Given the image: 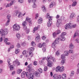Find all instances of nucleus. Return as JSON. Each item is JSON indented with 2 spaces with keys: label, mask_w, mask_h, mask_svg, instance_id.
<instances>
[{
  "label": "nucleus",
  "mask_w": 79,
  "mask_h": 79,
  "mask_svg": "<svg viewBox=\"0 0 79 79\" xmlns=\"http://www.w3.org/2000/svg\"><path fill=\"white\" fill-rule=\"evenodd\" d=\"M31 64H30L27 66V70L28 72H26V77H28V79H33L34 78V74L33 73H31L32 72L34 73L35 70L34 69L32 68Z\"/></svg>",
  "instance_id": "f257e3e1"
},
{
  "label": "nucleus",
  "mask_w": 79,
  "mask_h": 79,
  "mask_svg": "<svg viewBox=\"0 0 79 79\" xmlns=\"http://www.w3.org/2000/svg\"><path fill=\"white\" fill-rule=\"evenodd\" d=\"M8 33V30L6 29H1L0 31V34H2V36H5L6 35H7Z\"/></svg>",
  "instance_id": "f03ea898"
},
{
  "label": "nucleus",
  "mask_w": 79,
  "mask_h": 79,
  "mask_svg": "<svg viewBox=\"0 0 79 79\" xmlns=\"http://www.w3.org/2000/svg\"><path fill=\"white\" fill-rule=\"evenodd\" d=\"M47 58H47L46 60L48 62L47 64L48 66H49V67H52L53 64V62L50 61V60H51V58L48 56Z\"/></svg>",
  "instance_id": "7ed1b4c3"
},
{
  "label": "nucleus",
  "mask_w": 79,
  "mask_h": 79,
  "mask_svg": "<svg viewBox=\"0 0 79 79\" xmlns=\"http://www.w3.org/2000/svg\"><path fill=\"white\" fill-rule=\"evenodd\" d=\"M76 25H72L71 23H67L65 26V28L66 29H68V28L69 29H72L73 27V28L76 27Z\"/></svg>",
  "instance_id": "20e7f679"
},
{
  "label": "nucleus",
  "mask_w": 79,
  "mask_h": 79,
  "mask_svg": "<svg viewBox=\"0 0 79 79\" xmlns=\"http://www.w3.org/2000/svg\"><path fill=\"white\" fill-rule=\"evenodd\" d=\"M58 40H60V37H58L55 40L54 42H53L52 44V47L53 48H54L55 47H56V44H58L59 43Z\"/></svg>",
  "instance_id": "39448f33"
},
{
  "label": "nucleus",
  "mask_w": 79,
  "mask_h": 79,
  "mask_svg": "<svg viewBox=\"0 0 79 79\" xmlns=\"http://www.w3.org/2000/svg\"><path fill=\"white\" fill-rule=\"evenodd\" d=\"M13 30L14 31H18L20 30V26L19 25H18L17 24H15L13 26Z\"/></svg>",
  "instance_id": "423d86ee"
},
{
  "label": "nucleus",
  "mask_w": 79,
  "mask_h": 79,
  "mask_svg": "<svg viewBox=\"0 0 79 79\" xmlns=\"http://www.w3.org/2000/svg\"><path fill=\"white\" fill-rule=\"evenodd\" d=\"M61 78V76L60 75L55 74L53 76V79H60Z\"/></svg>",
  "instance_id": "0eeeda50"
},
{
  "label": "nucleus",
  "mask_w": 79,
  "mask_h": 79,
  "mask_svg": "<svg viewBox=\"0 0 79 79\" xmlns=\"http://www.w3.org/2000/svg\"><path fill=\"white\" fill-rule=\"evenodd\" d=\"M11 18V15H8L7 16V19H8L6 24V26H8L10 23V18Z\"/></svg>",
  "instance_id": "6e6552de"
},
{
  "label": "nucleus",
  "mask_w": 79,
  "mask_h": 79,
  "mask_svg": "<svg viewBox=\"0 0 79 79\" xmlns=\"http://www.w3.org/2000/svg\"><path fill=\"white\" fill-rule=\"evenodd\" d=\"M15 2V0H14V1H11L10 3L7 4V5L6 6V8H7V7H10V6H11L13 5V2Z\"/></svg>",
  "instance_id": "1a4fd4ad"
},
{
  "label": "nucleus",
  "mask_w": 79,
  "mask_h": 79,
  "mask_svg": "<svg viewBox=\"0 0 79 79\" xmlns=\"http://www.w3.org/2000/svg\"><path fill=\"white\" fill-rule=\"evenodd\" d=\"M76 16V14L74 13H72L69 17L70 19H73Z\"/></svg>",
  "instance_id": "9d476101"
},
{
  "label": "nucleus",
  "mask_w": 79,
  "mask_h": 79,
  "mask_svg": "<svg viewBox=\"0 0 79 79\" xmlns=\"http://www.w3.org/2000/svg\"><path fill=\"white\" fill-rule=\"evenodd\" d=\"M46 18L47 19L49 18V21H51L52 20V17L50 16V14L48 13L47 14V15L46 16Z\"/></svg>",
  "instance_id": "9b49d317"
},
{
  "label": "nucleus",
  "mask_w": 79,
  "mask_h": 79,
  "mask_svg": "<svg viewBox=\"0 0 79 79\" xmlns=\"http://www.w3.org/2000/svg\"><path fill=\"white\" fill-rule=\"evenodd\" d=\"M26 76V72H25L23 71L22 73H21V76L22 78H24V77H25V76Z\"/></svg>",
  "instance_id": "f8f14e48"
},
{
  "label": "nucleus",
  "mask_w": 79,
  "mask_h": 79,
  "mask_svg": "<svg viewBox=\"0 0 79 79\" xmlns=\"http://www.w3.org/2000/svg\"><path fill=\"white\" fill-rule=\"evenodd\" d=\"M35 76L36 77H40V73H39L38 72H35Z\"/></svg>",
  "instance_id": "ddd939ff"
},
{
  "label": "nucleus",
  "mask_w": 79,
  "mask_h": 79,
  "mask_svg": "<svg viewBox=\"0 0 79 79\" xmlns=\"http://www.w3.org/2000/svg\"><path fill=\"white\" fill-rule=\"evenodd\" d=\"M59 37L60 38V40L62 41H64V40H65V38L63 36L60 35V37Z\"/></svg>",
  "instance_id": "4468645a"
},
{
  "label": "nucleus",
  "mask_w": 79,
  "mask_h": 79,
  "mask_svg": "<svg viewBox=\"0 0 79 79\" xmlns=\"http://www.w3.org/2000/svg\"><path fill=\"white\" fill-rule=\"evenodd\" d=\"M55 5V2H51L50 5V8H52L53 6Z\"/></svg>",
  "instance_id": "2eb2a0df"
},
{
  "label": "nucleus",
  "mask_w": 79,
  "mask_h": 79,
  "mask_svg": "<svg viewBox=\"0 0 79 79\" xmlns=\"http://www.w3.org/2000/svg\"><path fill=\"white\" fill-rule=\"evenodd\" d=\"M46 60V57L43 58L42 60L40 61V64H42L44 63V60Z\"/></svg>",
  "instance_id": "dca6fc26"
},
{
  "label": "nucleus",
  "mask_w": 79,
  "mask_h": 79,
  "mask_svg": "<svg viewBox=\"0 0 79 79\" xmlns=\"http://www.w3.org/2000/svg\"><path fill=\"white\" fill-rule=\"evenodd\" d=\"M38 23L39 24H40L42 23V18H40L39 20H38Z\"/></svg>",
  "instance_id": "f3484780"
},
{
  "label": "nucleus",
  "mask_w": 79,
  "mask_h": 79,
  "mask_svg": "<svg viewBox=\"0 0 79 79\" xmlns=\"http://www.w3.org/2000/svg\"><path fill=\"white\" fill-rule=\"evenodd\" d=\"M26 21H28V23H29V22H32V19H31V18L28 19V17H26Z\"/></svg>",
  "instance_id": "a211bd4d"
},
{
  "label": "nucleus",
  "mask_w": 79,
  "mask_h": 79,
  "mask_svg": "<svg viewBox=\"0 0 79 79\" xmlns=\"http://www.w3.org/2000/svg\"><path fill=\"white\" fill-rule=\"evenodd\" d=\"M69 48H74V46L72 44V43H71L69 46Z\"/></svg>",
  "instance_id": "6ab92c4d"
},
{
  "label": "nucleus",
  "mask_w": 79,
  "mask_h": 79,
  "mask_svg": "<svg viewBox=\"0 0 79 79\" xmlns=\"http://www.w3.org/2000/svg\"><path fill=\"white\" fill-rule=\"evenodd\" d=\"M35 40L37 42H40V37L39 36H37Z\"/></svg>",
  "instance_id": "aec40b11"
},
{
  "label": "nucleus",
  "mask_w": 79,
  "mask_h": 79,
  "mask_svg": "<svg viewBox=\"0 0 79 79\" xmlns=\"http://www.w3.org/2000/svg\"><path fill=\"white\" fill-rule=\"evenodd\" d=\"M42 9L44 12H45L46 11V7H45V6H43L42 7Z\"/></svg>",
  "instance_id": "412c9836"
},
{
  "label": "nucleus",
  "mask_w": 79,
  "mask_h": 79,
  "mask_svg": "<svg viewBox=\"0 0 79 79\" xmlns=\"http://www.w3.org/2000/svg\"><path fill=\"white\" fill-rule=\"evenodd\" d=\"M64 71V67L63 66H62L60 67V70H59L60 72V73H62L63 71Z\"/></svg>",
  "instance_id": "4be33fe9"
},
{
  "label": "nucleus",
  "mask_w": 79,
  "mask_h": 79,
  "mask_svg": "<svg viewBox=\"0 0 79 79\" xmlns=\"http://www.w3.org/2000/svg\"><path fill=\"white\" fill-rule=\"evenodd\" d=\"M62 79H66V75L65 74H63L62 75Z\"/></svg>",
  "instance_id": "5701e85b"
},
{
  "label": "nucleus",
  "mask_w": 79,
  "mask_h": 79,
  "mask_svg": "<svg viewBox=\"0 0 79 79\" xmlns=\"http://www.w3.org/2000/svg\"><path fill=\"white\" fill-rule=\"evenodd\" d=\"M60 66H57L56 69V72H58V71H60Z\"/></svg>",
  "instance_id": "b1692460"
},
{
  "label": "nucleus",
  "mask_w": 79,
  "mask_h": 79,
  "mask_svg": "<svg viewBox=\"0 0 79 79\" xmlns=\"http://www.w3.org/2000/svg\"><path fill=\"white\" fill-rule=\"evenodd\" d=\"M51 25H52V21H51V22L49 21L48 23V24L47 25L48 27H51Z\"/></svg>",
  "instance_id": "393cba45"
},
{
  "label": "nucleus",
  "mask_w": 79,
  "mask_h": 79,
  "mask_svg": "<svg viewBox=\"0 0 79 79\" xmlns=\"http://www.w3.org/2000/svg\"><path fill=\"white\" fill-rule=\"evenodd\" d=\"M40 74H41L42 73V69L41 68H39L38 70V72Z\"/></svg>",
  "instance_id": "a878e982"
},
{
  "label": "nucleus",
  "mask_w": 79,
  "mask_h": 79,
  "mask_svg": "<svg viewBox=\"0 0 79 79\" xmlns=\"http://www.w3.org/2000/svg\"><path fill=\"white\" fill-rule=\"evenodd\" d=\"M15 52L16 54H18L19 52V49H16Z\"/></svg>",
  "instance_id": "bb28decb"
},
{
  "label": "nucleus",
  "mask_w": 79,
  "mask_h": 79,
  "mask_svg": "<svg viewBox=\"0 0 79 79\" xmlns=\"http://www.w3.org/2000/svg\"><path fill=\"white\" fill-rule=\"evenodd\" d=\"M77 2H73V3L72 4V6H76V5H77Z\"/></svg>",
  "instance_id": "cd10ccee"
},
{
  "label": "nucleus",
  "mask_w": 79,
  "mask_h": 79,
  "mask_svg": "<svg viewBox=\"0 0 79 79\" xmlns=\"http://www.w3.org/2000/svg\"><path fill=\"white\" fill-rule=\"evenodd\" d=\"M22 72V69H18L17 72V74H20Z\"/></svg>",
  "instance_id": "c85d7f7f"
},
{
  "label": "nucleus",
  "mask_w": 79,
  "mask_h": 79,
  "mask_svg": "<svg viewBox=\"0 0 79 79\" xmlns=\"http://www.w3.org/2000/svg\"><path fill=\"white\" fill-rule=\"evenodd\" d=\"M65 63V62H64V59H62L60 63L61 64L63 65V64H64Z\"/></svg>",
  "instance_id": "c756f323"
},
{
  "label": "nucleus",
  "mask_w": 79,
  "mask_h": 79,
  "mask_svg": "<svg viewBox=\"0 0 79 79\" xmlns=\"http://www.w3.org/2000/svg\"><path fill=\"white\" fill-rule=\"evenodd\" d=\"M31 45L33 46V47H35V44L34 41H32L31 42Z\"/></svg>",
  "instance_id": "7c9ffc66"
},
{
  "label": "nucleus",
  "mask_w": 79,
  "mask_h": 79,
  "mask_svg": "<svg viewBox=\"0 0 79 79\" xmlns=\"http://www.w3.org/2000/svg\"><path fill=\"white\" fill-rule=\"evenodd\" d=\"M52 35L54 38H55L56 35H57V34L56 32H54L53 34Z\"/></svg>",
  "instance_id": "2f4dec72"
},
{
  "label": "nucleus",
  "mask_w": 79,
  "mask_h": 79,
  "mask_svg": "<svg viewBox=\"0 0 79 79\" xmlns=\"http://www.w3.org/2000/svg\"><path fill=\"white\" fill-rule=\"evenodd\" d=\"M74 72L73 71H72L71 72L70 77H72V76H74Z\"/></svg>",
  "instance_id": "473e14b6"
},
{
  "label": "nucleus",
  "mask_w": 79,
  "mask_h": 79,
  "mask_svg": "<svg viewBox=\"0 0 79 79\" xmlns=\"http://www.w3.org/2000/svg\"><path fill=\"white\" fill-rule=\"evenodd\" d=\"M38 47H40V48H42V44L41 43L39 44L38 45Z\"/></svg>",
  "instance_id": "72a5a7b5"
},
{
  "label": "nucleus",
  "mask_w": 79,
  "mask_h": 79,
  "mask_svg": "<svg viewBox=\"0 0 79 79\" xmlns=\"http://www.w3.org/2000/svg\"><path fill=\"white\" fill-rule=\"evenodd\" d=\"M13 68H14V67H13V65H10V70H13Z\"/></svg>",
  "instance_id": "f704fd0d"
},
{
  "label": "nucleus",
  "mask_w": 79,
  "mask_h": 79,
  "mask_svg": "<svg viewBox=\"0 0 79 79\" xmlns=\"http://www.w3.org/2000/svg\"><path fill=\"white\" fill-rule=\"evenodd\" d=\"M68 53H69V52L67 51H65L64 52V54H65V56H68Z\"/></svg>",
  "instance_id": "c9c22d12"
},
{
  "label": "nucleus",
  "mask_w": 79,
  "mask_h": 79,
  "mask_svg": "<svg viewBox=\"0 0 79 79\" xmlns=\"http://www.w3.org/2000/svg\"><path fill=\"white\" fill-rule=\"evenodd\" d=\"M37 29H38V27L34 28V29L33 33H34L36 31H37Z\"/></svg>",
  "instance_id": "e433bc0d"
},
{
  "label": "nucleus",
  "mask_w": 79,
  "mask_h": 79,
  "mask_svg": "<svg viewBox=\"0 0 79 79\" xmlns=\"http://www.w3.org/2000/svg\"><path fill=\"white\" fill-rule=\"evenodd\" d=\"M77 35V36H78L79 37V32L77 31L75 33Z\"/></svg>",
  "instance_id": "4c0bfd02"
},
{
  "label": "nucleus",
  "mask_w": 79,
  "mask_h": 79,
  "mask_svg": "<svg viewBox=\"0 0 79 79\" xmlns=\"http://www.w3.org/2000/svg\"><path fill=\"white\" fill-rule=\"evenodd\" d=\"M42 47H43V48H45V47H46V45H45V43H43L42 44Z\"/></svg>",
  "instance_id": "58836bf2"
},
{
  "label": "nucleus",
  "mask_w": 79,
  "mask_h": 79,
  "mask_svg": "<svg viewBox=\"0 0 79 79\" xmlns=\"http://www.w3.org/2000/svg\"><path fill=\"white\" fill-rule=\"evenodd\" d=\"M56 33L57 34H60L61 33V31H60V30H58L57 31V32Z\"/></svg>",
  "instance_id": "ea45409f"
},
{
  "label": "nucleus",
  "mask_w": 79,
  "mask_h": 79,
  "mask_svg": "<svg viewBox=\"0 0 79 79\" xmlns=\"http://www.w3.org/2000/svg\"><path fill=\"white\" fill-rule=\"evenodd\" d=\"M27 23L26 21H24V22H23V23H22V24H23V26H26V25Z\"/></svg>",
  "instance_id": "a19ab883"
},
{
  "label": "nucleus",
  "mask_w": 79,
  "mask_h": 79,
  "mask_svg": "<svg viewBox=\"0 0 79 79\" xmlns=\"http://www.w3.org/2000/svg\"><path fill=\"white\" fill-rule=\"evenodd\" d=\"M16 47L17 48H20V47L21 46L20 45V44H19V43H17L16 45Z\"/></svg>",
  "instance_id": "79ce46f5"
},
{
  "label": "nucleus",
  "mask_w": 79,
  "mask_h": 79,
  "mask_svg": "<svg viewBox=\"0 0 79 79\" xmlns=\"http://www.w3.org/2000/svg\"><path fill=\"white\" fill-rule=\"evenodd\" d=\"M30 50L31 51V52H32V51H33L34 50V48L33 47H31L30 48Z\"/></svg>",
  "instance_id": "37998d69"
},
{
  "label": "nucleus",
  "mask_w": 79,
  "mask_h": 79,
  "mask_svg": "<svg viewBox=\"0 0 79 79\" xmlns=\"http://www.w3.org/2000/svg\"><path fill=\"white\" fill-rule=\"evenodd\" d=\"M8 40V38H6L4 39V42H5V43H6Z\"/></svg>",
  "instance_id": "c03bdc74"
},
{
  "label": "nucleus",
  "mask_w": 79,
  "mask_h": 79,
  "mask_svg": "<svg viewBox=\"0 0 79 79\" xmlns=\"http://www.w3.org/2000/svg\"><path fill=\"white\" fill-rule=\"evenodd\" d=\"M16 36L17 38H18L19 39L20 38V37L21 36L19 34H17Z\"/></svg>",
  "instance_id": "a18cd8bd"
},
{
  "label": "nucleus",
  "mask_w": 79,
  "mask_h": 79,
  "mask_svg": "<svg viewBox=\"0 0 79 79\" xmlns=\"http://www.w3.org/2000/svg\"><path fill=\"white\" fill-rule=\"evenodd\" d=\"M11 60L10 59H8L7 60V63H8L10 65V61Z\"/></svg>",
  "instance_id": "49530a36"
},
{
  "label": "nucleus",
  "mask_w": 79,
  "mask_h": 79,
  "mask_svg": "<svg viewBox=\"0 0 79 79\" xmlns=\"http://www.w3.org/2000/svg\"><path fill=\"white\" fill-rule=\"evenodd\" d=\"M66 34V33L65 32H64L62 33L61 35H62V36H64V35H65Z\"/></svg>",
  "instance_id": "de8ad7c7"
},
{
  "label": "nucleus",
  "mask_w": 79,
  "mask_h": 79,
  "mask_svg": "<svg viewBox=\"0 0 79 79\" xmlns=\"http://www.w3.org/2000/svg\"><path fill=\"white\" fill-rule=\"evenodd\" d=\"M32 52V51H30L29 52V55L30 56H31H31H32V54L31 53Z\"/></svg>",
  "instance_id": "09e8293b"
},
{
  "label": "nucleus",
  "mask_w": 79,
  "mask_h": 79,
  "mask_svg": "<svg viewBox=\"0 0 79 79\" xmlns=\"http://www.w3.org/2000/svg\"><path fill=\"white\" fill-rule=\"evenodd\" d=\"M57 22L59 23H61V19H60L57 20Z\"/></svg>",
  "instance_id": "8fccbe9b"
},
{
  "label": "nucleus",
  "mask_w": 79,
  "mask_h": 79,
  "mask_svg": "<svg viewBox=\"0 0 79 79\" xmlns=\"http://www.w3.org/2000/svg\"><path fill=\"white\" fill-rule=\"evenodd\" d=\"M60 24V23H59V22H57V23H56V26L57 27H59Z\"/></svg>",
  "instance_id": "3c124183"
},
{
  "label": "nucleus",
  "mask_w": 79,
  "mask_h": 79,
  "mask_svg": "<svg viewBox=\"0 0 79 79\" xmlns=\"http://www.w3.org/2000/svg\"><path fill=\"white\" fill-rule=\"evenodd\" d=\"M19 12H18V11H16L15 12V16H16L18 14V13Z\"/></svg>",
  "instance_id": "603ef678"
},
{
  "label": "nucleus",
  "mask_w": 79,
  "mask_h": 79,
  "mask_svg": "<svg viewBox=\"0 0 79 79\" xmlns=\"http://www.w3.org/2000/svg\"><path fill=\"white\" fill-rule=\"evenodd\" d=\"M26 54V50L22 52V54L23 55H25V54Z\"/></svg>",
  "instance_id": "864d4df0"
},
{
  "label": "nucleus",
  "mask_w": 79,
  "mask_h": 79,
  "mask_svg": "<svg viewBox=\"0 0 79 79\" xmlns=\"http://www.w3.org/2000/svg\"><path fill=\"white\" fill-rule=\"evenodd\" d=\"M33 8H36L37 6L35 4V3H34L33 5L32 6Z\"/></svg>",
  "instance_id": "5fc2aeb1"
},
{
  "label": "nucleus",
  "mask_w": 79,
  "mask_h": 79,
  "mask_svg": "<svg viewBox=\"0 0 79 79\" xmlns=\"http://www.w3.org/2000/svg\"><path fill=\"white\" fill-rule=\"evenodd\" d=\"M33 65H35V66L37 65V62L36 61H35L34 63H33Z\"/></svg>",
  "instance_id": "6e6d98bb"
},
{
  "label": "nucleus",
  "mask_w": 79,
  "mask_h": 79,
  "mask_svg": "<svg viewBox=\"0 0 79 79\" xmlns=\"http://www.w3.org/2000/svg\"><path fill=\"white\" fill-rule=\"evenodd\" d=\"M56 55H57V56H58V55H60V53H59V52H58V51H57L56 52Z\"/></svg>",
  "instance_id": "4d7b16f0"
},
{
  "label": "nucleus",
  "mask_w": 79,
  "mask_h": 79,
  "mask_svg": "<svg viewBox=\"0 0 79 79\" xmlns=\"http://www.w3.org/2000/svg\"><path fill=\"white\" fill-rule=\"evenodd\" d=\"M50 58H51V59L53 61H54V62H55V59L53 57H51H51H50Z\"/></svg>",
  "instance_id": "13d9d810"
},
{
  "label": "nucleus",
  "mask_w": 79,
  "mask_h": 79,
  "mask_svg": "<svg viewBox=\"0 0 79 79\" xmlns=\"http://www.w3.org/2000/svg\"><path fill=\"white\" fill-rule=\"evenodd\" d=\"M61 58L62 59V60H63V59H64V55H62L61 56Z\"/></svg>",
  "instance_id": "bf43d9fd"
},
{
  "label": "nucleus",
  "mask_w": 79,
  "mask_h": 79,
  "mask_svg": "<svg viewBox=\"0 0 79 79\" xmlns=\"http://www.w3.org/2000/svg\"><path fill=\"white\" fill-rule=\"evenodd\" d=\"M30 31L29 29H27L26 31V34H29V32Z\"/></svg>",
  "instance_id": "052dcab7"
},
{
  "label": "nucleus",
  "mask_w": 79,
  "mask_h": 79,
  "mask_svg": "<svg viewBox=\"0 0 79 79\" xmlns=\"http://www.w3.org/2000/svg\"><path fill=\"white\" fill-rule=\"evenodd\" d=\"M14 48V46L13 45H11V46H10V48L11 49H13Z\"/></svg>",
  "instance_id": "680f3d73"
},
{
  "label": "nucleus",
  "mask_w": 79,
  "mask_h": 79,
  "mask_svg": "<svg viewBox=\"0 0 79 79\" xmlns=\"http://www.w3.org/2000/svg\"><path fill=\"white\" fill-rule=\"evenodd\" d=\"M43 52H45L46 51V48H43Z\"/></svg>",
  "instance_id": "e2e57ef3"
},
{
  "label": "nucleus",
  "mask_w": 79,
  "mask_h": 79,
  "mask_svg": "<svg viewBox=\"0 0 79 79\" xmlns=\"http://www.w3.org/2000/svg\"><path fill=\"white\" fill-rule=\"evenodd\" d=\"M18 2H20V3H23V0H19Z\"/></svg>",
  "instance_id": "0e129e2a"
},
{
  "label": "nucleus",
  "mask_w": 79,
  "mask_h": 79,
  "mask_svg": "<svg viewBox=\"0 0 79 79\" xmlns=\"http://www.w3.org/2000/svg\"><path fill=\"white\" fill-rule=\"evenodd\" d=\"M44 71H47V67H44Z\"/></svg>",
  "instance_id": "69168bd1"
},
{
  "label": "nucleus",
  "mask_w": 79,
  "mask_h": 79,
  "mask_svg": "<svg viewBox=\"0 0 79 79\" xmlns=\"http://www.w3.org/2000/svg\"><path fill=\"white\" fill-rule=\"evenodd\" d=\"M23 29L25 30L27 29V27L25 25V26H23Z\"/></svg>",
  "instance_id": "338daca9"
},
{
  "label": "nucleus",
  "mask_w": 79,
  "mask_h": 79,
  "mask_svg": "<svg viewBox=\"0 0 79 79\" xmlns=\"http://www.w3.org/2000/svg\"><path fill=\"white\" fill-rule=\"evenodd\" d=\"M76 43H79V40L78 39H76Z\"/></svg>",
  "instance_id": "774afa93"
}]
</instances>
